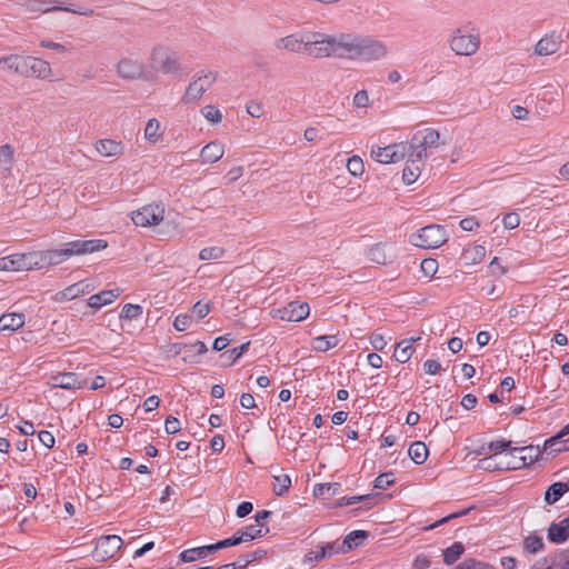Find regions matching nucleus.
I'll return each instance as SVG.
<instances>
[{
  "instance_id": "nucleus-1",
  "label": "nucleus",
  "mask_w": 569,
  "mask_h": 569,
  "mask_svg": "<svg viewBox=\"0 0 569 569\" xmlns=\"http://www.w3.org/2000/svg\"><path fill=\"white\" fill-rule=\"evenodd\" d=\"M389 54L387 44L370 36L337 33V57L349 60L375 62Z\"/></svg>"
},
{
  "instance_id": "nucleus-2",
  "label": "nucleus",
  "mask_w": 569,
  "mask_h": 569,
  "mask_svg": "<svg viewBox=\"0 0 569 569\" xmlns=\"http://www.w3.org/2000/svg\"><path fill=\"white\" fill-rule=\"evenodd\" d=\"M449 50L459 57H472L481 46L480 32L475 27L461 26L455 28L448 37Z\"/></svg>"
},
{
  "instance_id": "nucleus-3",
  "label": "nucleus",
  "mask_w": 569,
  "mask_h": 569,
  "mask_svg": "<svg viewBox=\"0 0 569 569\" xmlns=\"http://www.w3.org/2000/svg\"><path fill=\"white\" fill-rule=\"evenodd\" d=\"M149 67L162 74L177 73L181 70V59L170 47L159 44L150 52Z\"/></svg>"
},
{
  "instance_id": "nucleus-4",
  "label": "nucleus",
  "mask_w": 569,
  "mask_h": 569,
  "mask_svg": "<svg viewBox=\"0 0 569 569\" xmlns=\"http://www.w3.org/2000/svg\"><path fill=\"white\" fill-rule=\"evenodd\" d=\"M408 143L410 146L409 152H411V157H416L418 160H426L428 150L437 149L443 142L441 141V136L438 130L426 128L416 132Z\"/></svg>"
},
{
  "instance_id": "nucleus-5",
  "label": "nucleus",
  "mask_w": 569,
  "mask_h": 569,
  "mask_svg": "<svg viewBox=\"0 0 569 569\" xmlns=\"http://www.w3.org/2000/svg\"><path fill=\"white\" fill-rule=\"evenodd\" d=\"M447 240L445 228L438 224L426 226L409 236V242L421 249L440 248Z\"/></svg>"
},
{
  "instance_id": "nucleus-6",
  "label": "nucleus",
  "mask_w": 569,
  "mask_h": 569,
  "mask_svg": "<svg viewBox=\"0 0 569 569\" xmlns=\"http://www.w3.org/2000/svg\"><path fill=\"white\" fill-rule=\"evenodd\" d=\"M66 3L67 0H26L22 6L26 12L29 13H46L53 10H62L66 12H71L74 14L86 17H90L93 14V10L88 7L79 6L74 8H69L64 7Z\"/></svg>"
},
{
  "instance_id": "nucleus-7",
  "label": "nucleus",
  "mask_w": 569,
  "mask_h": 569,
  "mask_svg": "<svg viewBox=\"0 0 569 569\" xmlns=\"http://www.w3.org/2000/svg\"><path fill=\"white\" fill-rule=\"evenodd\" d=\"M307 54L313 58L337 57V34L310 31Z\"/></svg>"
},
{
  "instance_id": "nucleus-8",
  "label": "nucleus",
  "mask_w": 569,
  "mask_h": 569,
  "mask_svg": "<svg viewBox=\"0 0 569 569\" xmlns=\"http://www.w3.org/2000/svg\"><path fill=\"white\" fill-rule=\"evenodd\" d=\"M217 74L212 71H200L188 84L182 101L194 103L199 101L204 92L216 82Z\"/></svg>"
},
{
  "instance_id": "nucleus-9",
  "label": "nucleus",
  "mask_w": 569,
  "mask_h": 569,
  "mask_svg": "<svg viewBox=\"0 0 569 569\" xmlns=\"http://www.w3.org/2000/svg\"><path fill=\"white\" fill-rule=\"evenodd\" d=\"M410 146L406 141L391 143L387 147H372L371 157L382 164L401 161L409 153Z\"/></svg>"
},
{
  "instance_id": "nucleus-10",
  "label": "nucleus",
  "mask_w": 569,
  "mask_h": 569,
  "mask_svg": "<svg viewBox=\"0 0 569 569\" xmlns=\"http://www.w3.org/2000/svg\"><path fill=\"white\" fill-rule=\"evenodd\" d=\"M563 43L565 40L559 31L549 30L535 43L533 54L539 58L557 54L561 50Z\"/></svg>"
},
{
  "instance_id": "nucleus-11",
  "label": "nucleus",
  "mask_w": 569,
  "mask_h": 569,
  "mask_svg": "<svg viewBox=\"0 0 569 569\" xmlns=\"http://www.w3.org/2000/svg\"><path fill=\"white\" fill-rule=\"evenodd\" d=\"M309 34L310 31L291 33L276 39L273 46L278 51H287L291 53H307L309 44Z\"/></svg>"
},
{
  "instance_id": "nucleus-12",
  "label": "nucleus",
  "mask_w": 569,
  "mask_h": 569,
  "mask_svg": "<svg viewBox=\"0 0 569 569\" xmlns=\"http://www.w3.org/2000/svg\"><path fill=\"white\" fill-rule=\"evenodd\" d=\"M164 218V208L161 204H147L132 212L131 219L138 227L158 226Z\"/></svg>"
},
{
  "instance_id": "nucleus-13",
  "label": "nucleus",
  "mask_w": 569,
  "mask_h": 569,
  "mask_svg": "<svg viewBox=\"0 0 569 569\" xmlns=\"http://www.w3.org/2000/svg\"><path fill=\"white\" fill-rule=\"evenodd\" d=\"M4 262L6 271L39 270L38 251L7 256Z\"/></svg>"
},
{
  "instance_id": "nucleus-14",
  "label": "nucleus",
  "mask_w": 569,
  "mask_h": 569,
  "mask_svg": "<svg viewBox=\"0 0 569 569\" xmlns=\"http://www.w3.org/2000/svg\"><path fill=\"white\" fill-rule=\"evenodd\" d=\"M123 541L117 535L102 536L97 540L93 556L98 561L112 558L122 547Z\"/></svg>"
},
{
  "instance_id": "nucleus-15",
  "label": "nucleus",
  "mask_w": 569,
  "mask_h": 569,
  "mask_svg": "<svg viewBox=\"0 0 569 569\" xmlns=\"http://www.w3.org/2000/svg\"><path fill=\"white\" fill-rule=\"evenodd\" d=\"M117 74L124 80H138L146 73L144 64L134 58H121L116 66Z\"/></svg>"
},
{
  "instance_id": "nucleus-16",
  "label": "nucleus",
  "mask_w": 569,
  "mask_h": 569,
  "mask_svg": "<svg viewBox=\"0 0 569 569\" xmlns=\"http://www.w3.org/2000/svg\"><path fill=\"white\" fill-rule=\"evenodd\" d=\"M27 73L24 78L51 80L53 71L50 63L41 58L27 56Z\"/></svg>"
},
{
  "instance_id": "nucleus-17",
  "label": "nucleus",
  "mask_w": 569,
  "mask_h": 569,
  "mask_svg": "<svg viewBox=\"0 0 569 569\" xmlns=\"http://www.w3.org/2000/svg\"><path fill=\"white\" fill-rule=\"evenodd\" d=\"M309 305L306 302L293 301L288 303L282 309L276 310L274 317L286 321H302L309 316Z\"/></svg>"
},
{
  "instance_id": "nucleus-18",
  "label": "nucleus",
  "mask_w": 569,
  "mask_h": 569,
  "mask_svg": "<svg viewBox=\"0 0 569 569\" xmlns=\"http://www.w3.org/2000/svg\"><path fill=\"white\" fill-rule=\"evenodd\" d=\"M27 56L10 53L0 57V70L6 73H13L26 77Z\"/></svg>"
},
{
  "instance_id": "nucleus-19",
  "label": "nucleus",
  "mask_w": 569,
  "mask_h": 569,
  "mask_svg": "<svg viewBox=\"0 0 569 569\" xmlns=\"http://www.w3.org/2000/svg\"><path fill=\"white\" fill-rule=\"evenodd\" d=\"M70 257H72V254L69 251L68 243L62 249L38 251L39 270L47 267L60 264L63 261L68 260Z\"/></svg>"
},
{
  "instance_id": "nucleus-20",
  "label": "nucleus",
  "mask_w": 569,
  "mask_h": 569,
  "mask_svg": "<svg viewBox=\"0 0 569 569\" xmlns=\"http://www.w3.org/2000/svg\"><path fill=\"white\" fill-rule=\"evenodd\" d=\"M68 244L72 256L93 253L108 247V242L103 239L76 240L68 242Z\"/></svg>"
},
{
  "instance_id": "nucleus-21",
  "label": "nucleus",
  "mask_w": 569,
  "mask_h": 569,
  "mask_svg": "<svg viewBox=\"0 0 569 569\" xmlns=\"http://www.w3.org/2000/svg\"><path fill=\"white\" fill-rule=\"evenodd\" d=\"M96 152L103 158L120 157L124 153L126 146L120 140L100 139L93 144Z\"/></svg>"
},
{
  "instance_id": "nucleus-22",
  "label": "nucleus",
  "mask_w": 569,
  "mask_h": 569,
  "mask_svg": "<svg viewBox=\"0 0 569 569\" xmlns=\"http://www.w3.org/2000/svg\"><path fill=\"white\" fill-rule=\"evenodd\" d=\"M93 290V287L86 280L72 283L59 291L54 296L57 302L71 301L80 296L87 295Z\"/></svg>"
},
{
  "instance_id": "nucleus-23",
  "label": "nucleus",
  "mask_w": 569,
  "mask_h": 569,
  "mask_svg": "<svg viewBox=\"0 0 569 569\" xmlns=\"http://www.w3.org/2000/svg\"><path fill=\"white\" fill-rule=\"evenodd\" d=\"M224 154V146L220 141H210L200 150V161L203 164H211L219 161Z\"/></svg>"
},
{
  "instance_id": "nucleus-24",
  "label": "nucleus",
  "mask_w": 569,
  "mask_h": 569,
  "mask_svg": "<svg viewBox=\"0 0 569 569\" xmlns=\"http://www.w3.org/2000/svg\"><path fill=\"white\" fill-rule=\"evenodd\" d=\"M408 159L402 171V180L406 184H412L420 177L425 160H418L411 157V152L407 153Z\"/></svg>"
},
{
  "instance_id": "nucleus-25",
  "label": "nucleus",
  "mask_w": 569,
  "mask_h": 569,
  "mask_svg": "<svg viewBox=\"0 0 569 569\" xmlns=\"http://www.w3.org/2000/svg\"><path fill=\"white\" fill-rule=\"evenodd\" d=\"M50 385L53 388L62 389H80L83 387V383L78 379L77 375L73 372H63L52 376L50 378Z\"/></svg>"
},
{
  "instance_id": "nucleus-26",
  "label": "nucleus",
  "mask_w": 569,
  "mask_h": 569,
  "mask_svg": "<svg viewBox=\"0 0 569 569\" xmlns=\"http://www.w3.org/2000/svg\"><path fill=\"white\" fill-rule=\"evenodd\" d=\"M518 447H509L505 452L499 453L501 470H519L523 468L521 457L517 453Z\"/></svg>"
},
{
  "instance_id": "nucleus-27",
  "label": "nucleus",
  "mask_w": 569,
  "mask_h": 569,
  "mask_svg": "<svg viewBox=\"0 0 569 569\" xmlns=\"http://www.w3.org/2000/svg\"><path fill=\"white\" fill-rule=\"evenodd\" d=\"M164 129L157 118L148 120L143 129V138L150 144H158L163 140Z\"/></svg>"
},
{
  "instance_id": "nucleus-28",
  "label": "nucleus",
  "mask_w": 569,
  "mask_h": 569,
  "mask_svg": "<svg viewBox=\"0 0 569 569\" xmlns=\"http://www.w3.org/2000/svg\"><path fill=\"white\" fill-rule=\"evenodd\" d=\"M120 295L121 290L119 288L103 290L99 293L92 295L89 298L88 305L93 309H100L104 306L111 305Z\"/></svg>"
},
{
  "instance_id": "nucleus-29",
  "label": "nucleus",
  "mask_w": 569,
  "mask_h": 569,
  "mask_svg": "<svg viewBox=\"0 0 569 569\" xmlns=\"http://www.w3.org/2000/svg\"><path fill=\"white\" fill-rule=\"evenodd\" d=\"M569 433V423L555 437L545 441L543 451L560 452L569 450V439L562 440V437Z\"/></svg>"
},
{
  "instance_id": "nucleus-30",
  "label": "nucleus",
  "mask_w": 569,
  "mask_h": 569,
  "mask_svg": "<svg viewBox=\"0 0 569 569\" xmlns=\"http://www.w3.org/2000/svg\"><path fill=\"white\" fill-rule=\"evenodd\" d=\"M548 537L552 542L562 543L569 538V518L558 523H551L548 529Z\"/></svg>"
},
{
  "instance_id": "nucleus-31",
  "label": "nucleus",
  "mask_w": 569,
  "mask_h": 569,
  "mask_svg": "<svg viewBox=\"0 0 569 569\" xmlns=\"http://www.w3.org/2000/svg\"><path fill=\"white\" fill-rule=\"evenodd\" d=\"M486 248L481 244H472L466 248L460 257L465 266H473L483 260L486 257Z\"/></svg>"
},
{
  "instance_id": "nucleus-32",
  "label": "nucleus",
  "mask_w": 569,
  "mask_h": 569,
  "mask_svg": "<svg viewBox=\"0 0 569 569\" xmlns=\"http://www.w3.org/2000/svg\"><path fill=\"white\" fill-rule=\"evenodd\" d=\"M23 313H7L0 317V330L1 331H16L24 325Z\"/></svg>"
},
{
  "instance_id": "nucleus-33",
  "label": "nucleus",
  "mask_w": 569,
  "mask_h": 569,
  "mask_svg": "<svg viewBox=\"0 0 569 569\" xmlns=\"http://www.w3.org/2000/svg\"><path fill=\"white\" fill-rule=\"evenodd\" d=\"M368 259L377 264H386L390 259L391 254L387 250V244L376 243L368 250Z\"/></svg>"
},
{
  "instance_id": "nucleus-34",
  "label": "nucleus",
  "mask_w": 569,
  "mask_h": 569,
  "mask_svg": "<svg viewBox=\"0 0 569 569\" xmlns=\"http://www.w3.org/2000/svg\"><path fill=\"white\" fill-rule=\"evenodd\" d=\"M269 532V529L266 525H249L246 528L238 530V533L240 535L242 542L244 541H251L256 538L263 537Z\"/></svg>"
},
{
  "instance_id": "nucleus-35",
  "label": "nucleus",
  "mask_w": 569,
  "mask_h": 569,
  "mask_svg": "<svg viewBox=\"0 0 569 569\" xmlns=\"http://www.w3.org/2000/svg\"><path fill=\"white\" fill-rule=\"evenodd\" d=\"M210 548H212L211 545L187 549L179 555V558L182 562H193L207 557L209 552H213Z\"/></svg>"
},
{
  "instance_id": "nucleus-36",
  "label": "nucleus",
  "mask_w": 569,
  "mask_h": 569,
  "mask_svg": "<svg viewBox=\"0 0 569 569\" xmlns=\"http://www.w3.org/2000/svg\"><path fill=\"white\" fill-rule=\"evenodd\" d=\"M567 491H569V483L555 482L552 483L545 493V501L548 505L557 502Z\"/></svg>"
},
{
  "instance_id": "nucleus-37",
  "label": "nucleus",
  "mask_w": 569,
  "mask_h": 569,
  "mask_svg": "<svg viewBox=\"0 0 569 569\" xmlns=\"http://www.w3.org/2000/svg\"><path fill=\"white\" fill-rule=\"evenodd\" d=\"M339 489L340 483L338 482L318 483L313 488V496L318 499H329L336 496Z\"/></svg>"
},
{
  "instance_id": "nucleus-38",
  "label": "nucleus",
  "mask_w": 569,
  "mask_h": 569,
  "mask_svg": "<svg viewBox=\"0 0 569 569\" xmlns=\"http://www.w3.org/2000/svg\"><path fill=\"white\" fill-rule=\"evenodd\" d=\"M517 453L521 457V463L525 468L538 460L541 455V450L537 446H526L518 447Z\"/></svg>"
},
{
  "instance_id": "nucleus-39",
  "label": "nucleus",
  "mask_w": 569,
  "mask_h": 569,
  "mask_svg": "<svg viewBox=\"0 0 569 569\" xmlns=\"http://www.w3.org/2000/svg\"><path fill=\"white\" fill-rule=\"evenodd\" d=\"M368 537V532L365 530H355L346 536L342 540V551L349 552L353 547H357L362 543V541Z\"/></svg>"
},
{
  "instance_id": "nucleus-40",
  "label": "nucleus",
  "mask_w": 569,
  "mask_h": 569,
  "mask_svg": "<svg viewBox=\"0 0 569 569\" xmlns=\"http://www.w3.org/2000/svg\"><path fill=\"white\" fill-rule=\"evenodd\" d=\"M408 455L415 463L422 465L427 460L428 448L423 442L415 441L410 445Z\"/></svg>"
},
{
  "instance_id": "nucleus-41",
  "label": "nucleus",
  "mask_w": 569,
  "mask_h": 569,
  "mask_svg": "<svg viewBox=\"0 0 569 569\" xmlns=\"http://www.w3.org/2000/svg\"><path fill=\"white\" fill-rule=\"evenodd\" d=\"M413 352L412 340H401L396 346L393 357L400 363L409 361Z\"/></svg>"
},
{
  "instance_id": "nucleus-42",
  "label": "nucleus",
  "mask_w": 569,
  "mask_h": 569,
  "mask_svg": "<svg viewBox=\"0 0 569 569\" xmlns=\"http://www.w3.org/2000/svg\"><path fill=\"white\" fill-rule=\"evenodd\" d=\"M338 343L336 336H320L313 339L312 348L316 351L325 352L331 348H335Z\"/></svg>"
},
{
  "instance_id": "nucleus-43",
  "label": "nucleus",
  "mask_w": 569,
  "mask_h": 569,
  "mask_svg": "<svg viewBox=\"0 0 569 569\" xmlns=\"http://www.w3.org/2000/svg\"><path fill=\"white\" fill-rule=\"evenodd\" d=\"M465 546L461 542H455L443 551V561L446 565L455 563L463 553Z\"/></svg>"
},
{
  "instance_id": "nucleus-44",
  "label": "nucleus",
  "mask_w": 569,
  "mask_h": 569,
  "mask_svg": "<svg viewBox=\"0 0 569 569\" xmlns=\"http://www.w3.org/2000/svg\"><path fill=\"white\" fill-rule=\"evenodd\" d=\"M272 480V490L277 496L284 495L291 486V479L288 475L273 476Z\"/></svg>"
},
{
  "instance_id": "nucleus-45",
  "label": "nucleus",
  "mask_w": 569,
  "mask_h": 569,
  "mask_svg": "<svg viewBox=\"0 0 569 569\" xmlns=\"http://www.w3.org/2000/svg\"><path fill=\"white\" fill-rule=\"evenodd\" d=\"M477 468L486 471H497L500 469L499 453H491L478 461Z\"/></svg>"
},
{
  "instance_id": "nucleus-46",
  "label": "nucleus",
  "mask_w": 569,
  "mask_h": 569,
  "mask_svg": "<svg viewBox=\"0 0 569 569\" xmlns=\"http://www.w3.org/2000/svg\"><path fill=\"white\" fill-rule=\"evenodd\" d=\"M226 254V249L222 247L213 246V247H207L200 250L199 252V259L202 261L208 260H219L223 258Z\"/></svg>"
},
{
  "instance_id": "nucleus-47",
  "label": "nucleus",
  "mask_w": 569,
  "mask_h": 569,
  "mask_svg": "<svg viewBox=\"0 0 569 569\" xmlns=\"http://www.w3.org/2000/svg\"><path fill=\"white\" fill-rule=\"evenodd\" d=\"M14 158V149L11 144L0 146V167L8 170L11 168Z\"/></svg>"
},
{
  "instance_id": "nucleus-48",
  "label": "nucleus",
  "mask_w": 569,
  "mask_h": 569,
  "mask_svg": "<svg viewBox=\"0 0 569 569\" xmlns=\"http://www.w3.org/2000/svg\"><path fill=\"white\" fill-rule=\"evenodd\" d=\"M371 104L369 93L367 90L362 89L357 91L352 97V107L355 109H367Z\"/></svg>"
},
{
  "instance_id": "nucleus-49",
  "label": "nucleus",
  "mask_w": 569,
  "mask_h": 569,
  "mask_svg": "<svg viewBox=\"0 0 569 569\" xmlns=\"http://www.w3.org/2000/svg\"><path fill=\"white\" fill-rule=\"evenodd\" d=\"M347 169L355 177L361 176L365 171L362 159L358 156L350 157L347 161Z\"/></svg>"
},
{
  "instance_id": "nucleus-50",
  "label": "nucleus",
  "mask_w": 569,
  "mask_h": 569,
  "mask_svg": "<svg viewBox=\"0 0 569 569\" xmlns=\"http://www.w3.org/2000/svg\"><path fill=\"white\" fill-rule=\"evenodd\" d=\"M201 113L206 120L212 123H219L222 120L221 111L214 106H206L201 109Z\"/></svg>"
},
{
  "instance_id": "nucleus-51",
  "label": "nucleus",
  "mask_w": 569,
  "mask_h": 569,
  "mask_svg": "<svg viewBox=\"0 0 569 569\" xmlns=\"http://www.w3.org/2000/svg\"><path fill=\"white\" fill-rule=\"evenodd\" d=\"M141 315H142L141 306L128 303V305L123 306L121 313H120V318L131 320V319L140 317Z\"/></svg>"
},
{
  "instance_id": "nucleus-52",
  "label": "nucleus",
  "mask_w": 569,
  "mask_h": 569,
  "mask_svg": "<svg viewBox=\"0 0 569 569\" xmlns=\"http://www.w3.org/2000/svg\"><path fill=\"white\" fill-rule=\"evenodd\" d=\"M420 269L426 277L432 278L438 271V262L432 258L423 259L420 263Z\"/></svg>"
},
{
  "instance_id": "nucleus-53",
  "label": "nucleus",
  "mask_w": 569,
  "mask_h": 569,
  "mask_svg": "<svg viewBox=\"0 0 569 569\" xmlns=\"http://www.w3.org/2000/svg\"><path fill=\"white\" fill-rule=\"evenodd\" d=\"M242 537H240V535L238 533V531L230 538L228 539H224V540H221V541H218L217 543H213L211 545V549L212 551H218L222 548H227V547H231V546H237L239 543L242 542L241 540Z\"/></svg>"
},
{
  "instance_id": "nucleus-54",
  "label": "nucleus",
  "mask_w": 569,
  "mask_h": 569,
  "mask_svg": "<svg viewBox=\"0 0 569 569\" xmlns=\"http://www.w3.org/2000/svg\"><path fill=\"white\" fill-rule=\"evenodd\" d=\"M393 482H395L393 473L392 472H385V473H381L380 476H378L375 479L373 486L377 489L385 490L389 486L393 485Z\"/></svg>"
},
{
  "instance_id": "nucleus-55",
  "label": "nucleus",
  "mask_w": 569,
  "mask_h": 569,
  "mask_svg": "<svg viewBox=\"0 0 569 569\" xmlns=\"http://www.w3.org/2000/svg\"><path fill=\"white\" fill-rule=\"evenodd\" d=\"M543 547L542 539L538 536H529L525 540V548L531 553H536Z\"/></svg>"
},
{
  "instance_id": "nucleus-56",
  "label": "nucleus",
  "mask_w": 569,
  "mask_h": 569,
  "mask_svg": "<svg viewBox=\"0 0 569 569\" xmlns=\"http://www.w3.org/2000/svg\"><path fill=\"white\" fill-rule=\"evenodd\" d=\"M520 216L517 212H509L503 216L502 223L508 230L516 229L520 224Z\"/></svg>"
},
{
  "instance_id": "nucleus-57",
  "label": "nucleus",
  "mask_w": 569,
  "mask_h": 569,
  "mask_svg": "<svg viewBox=\"0 0 569 569\" xmlns=\"http://www.w3.org/2000/svg\"><path fill=\"white\" fill-rule=\"evenodd\" d=\"M249 342H246L241 345L240 347L233 348L226 353H223L221 357H228V360L230 362H234L237 359H239L249 348Z\"/></svg>"
},
{
  "instance_id": "nucleus-58",
  "label": "nucleus",
  "mask_w": 569,
  "mask_h": 569,
  "mask_svg": "<svg viewBox=\"0 0 569 569\" xmlns=\"http://www.w3.org/2000/svg\"><path fill=\"white\" fill-rule=\"evenodd\" d=\"M191 325V317L189 315H178L173 321V327L178 331L187 330Z\"/></svg>"
},
{
  "instance_id": "nucleus-59",
  "label": "nucleus",
  "mask_w": 569,
  "mask_h": 569,
  "mask_svg": "<svg viewBox=\"0 0 569 569\" xmlns=\"http://www.w3.org/2000/svg\"><path fill=\"white\" fill-rule=\"evenodd\" d=\"M511 445V441H507L505 439L495 440L488 443V449L490 453L495 452H505Z\"/></svg>"
},
{
  "instance_id": "nucleus-60",
  "label": "nucleus",
  "mask_w": 569,
  "mask_h": 569,
  "mask_svg": "<svg viewBox=\"0 0 569 569\" xmlns=\"http://www.w3.org/2000/svg\"><path fill=\"white\" fill-rule=\"evenodd\" d=\"M321 550L325 552L326 558H330L331 556L337 555V553H345L342 551V541L340 543H338V542L327 543L321 547Z\"/></svg>"
},
{
  "instance_id": "nucleus-61",
  "label": "nucleus",
  "mask_w": 569,
  "mask_h": 569,
  "mask_svg": "<svg viewBox=\"0 0 569 569\" xmlns=\"http://www.w3.org/2000/svg\"><path fill=\"white\" fill-rule=\"evenodd\" d=\"M181 429L180 421L172 416H169L164 421V430L169 435H174Z\"/></svg>"
},
{
  "instance_id": "nucleus-62",
  "label": "nucleus",
  "mask_w": 569,
  "mask_h": 569,
  "mask_svg": "<svg viewBox=\"0 0 569 569\" xmlns=\"http://www.w3.org/2000/svg\"><path fill=\"white\" fill-rule=\"evenodd\" d=\"M490 268V274L500 277L507 273L508 269L507 267L502 266L497 257H495L489 264Z\"/></svg>"
},
{
  "instance_id": "nucleus-63",
  "label": "nucleus",
  "mask_w": 569,
  "mask_h": 569,
  "mask_svg": "<svg viewBox=\"0 0 569 569\" xmlns=\"http://www.w3.org/2000/svg\"><path fill=\"white\" fill-rule=\"evenodd\" d=\"M323 559H326V557H325V552L321 549L316 550V551H309L305 555L303 563L312 565L313 562H319Z\"/></svg>"
},
{
  "instance_id": "nucleus-64",
  "label": "nucleus",
  "mask_w": 569,
  "mask_h": 569,
  "mask_svg": "<svg viewBox=\"0 0 569 569\" xmlns=\"http://www.w3.org/2000/svg\"><path fill=\"white\" fill-rule=\"evenodd\" d=\"M456 569H490V567L487 563L470 559L458 565Z\"/></svg>"
}]
</instances>
